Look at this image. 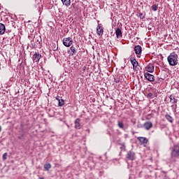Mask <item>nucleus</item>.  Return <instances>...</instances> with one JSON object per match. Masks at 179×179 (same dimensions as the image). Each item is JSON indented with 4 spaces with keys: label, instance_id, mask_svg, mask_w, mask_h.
<instances>
[{
    "label": "nucleus",
    "instance_id": "nucleus-1",
    "mask_svg": "<svg viewBox=\"0 0 179 179\" xmlns=\"http://www.w3.org/2000/svg\"><path fill=\"white\" fill-rule=\"evenodd\" d=\"M169 65L176 66L178 64V55L175 52L171 53L167 58Z\"/></svg>",
    "mask_w": 179,
    "mask_h": 179
},
{
    "label": "nucleus",
    "instance_id": "nucleus-2",
    "mask_svg": "<svg viewBox=\"0 0 179 179\" xmlns=\"http://www.w3.org/2000/svg\"><path fill=\"white\" fill-rule=\"evenodd\" d=\"M63 44L64 47H71L73 44V40L71 37L64 38L63 39Z\"/></svg>",
    "mask_w": 179,
    "mask_h": 179
},
{
    "label": "nucleus",
    "instance_id": "nucleus-3",
    "mask_svg": "<svg viewBox=\"0 0 179 179\" xmlns=\"http://www.w3.org/2000/svg\"><path fill=\"white\" fill-rule=\"evenodd\" d=\"M171 155L173 157H178L179 156V146L178 145H174L172 152H171Z\"/></svg>",
    "mask_w": 179,
    "mask_h": 179
},
{
    "label": "nucleus",
    "instance_id": "nucleus-4",
    "mask_svg": "<svg viewBox=\"0 0 179 179\" xmlns=\"http://www.w3.org/2000/svg\"><path fill=\"white\" fill-rule=\"evenodd\" d=\"M135 54H136L138 58L141 57V54L142 53V47L141 45H137L134 47Z\"/></svg>",
    "mask_w": 179,
    "mask_h": 179
},
{
    "label": "nucleus",
    "instance_id": "nucleus-5",
    "mask_svg": "<svg viewBox=\"0 0 179 179\" xmlns=\"http://www.w3.org/2000/svg\"><path fill=\"white\" fill-rule=\"evenodd\" d=\"M144 76L149 82H155V76L149 73H145Z\"/></svg>",
    "mask_w": 179,
    "mask_h": 179
},
{
    "label": "nucleus",
    "instance_id": "nucleus-6",
    "mask_svg": "<svg viewBox=\"0 0 179 179\" xmlns=\"http://www.w3.org/2000/svg\"><path fill=\"white\" fill-rule=\"evenodd\" d=\"M127 157L129 160H135L136 159V156L135 155V152L132 151H129L127 155Z\"/></svg>",
    "mask_w": 179,
    "mask_h": 179
},
{
    "label": "nucleus",
    "instance_id": "nucleus-7",
    "mask_svg": "<svg viewBox=\"0 0 179 179\" xmlns=\"http://www.w3.org/2000/svg\"><path fill=\"white\" fill-rule=\"evenodd\" d=\"M41 58V55L40 53L36 52L32 57V59L34 62H38L40 61V59Z\"/></svg>",
    "mask_w": 179,
    "mask_h": 179
},
{
    "label": "nucleus",
    "instance_id": "nucleus-8",
    "mask_svg": "<svg viewBox=\"0 0 179 179\" xmlns=\"http://www.w3.org/2000/svg\"><path fill=\"white\" fill-rule=\"evenodd\" d=\"M130 62L133 66V68H138L139 66V63L137 62L136 59L135 58H130Z\"/></svg>",
    "mask_w": 179,
    "mask_h": 179
},
{
    "label": "nucleus",
    "instance_id": "nucleus-9",
    "mask_svg": "<svg viewBox=\"0 0 179 179\" xmlns=\"http://www.w3.org/2000/svg\"><path fill=\"white\" fill-rule=\"evenodd\" d=\"M143 127L145 129L149 131V129H150V128L153 127V124L152 123V122H145L143 124Z\"/></svg>",
    "mask_w": 179,
    "mask_h": 179
},
{
    "label": "nucleus",
    "instance_id": "nucleus-10",
    "mask_svg": "<svg viewBox=\"0 0 179 179\" xmlns=\"http://www.w3.org/2000/svg\"><path fill=\"white\" fill-rule=\"evenodd\" d=\"M103 33H104L103 27L98 25V27H96V34H98V36H103Z\"/></svg>",
    "mask_w": 179,
    "mask_h": 179
},
{
    "label": "nucleus",
    "instance_id": "nucleus-11",
    "mask_svg": "<svg viewBox=\"0 0 179 179\" xmlns=\"http://www.w3.org/2000/svg\"><path fill=\"white\" fill-rule=\"evenodd\" d=\"M115 34H116L117 38H121L122 37V31L120 28L116 29Z\"/></svg>",
    "mask_w": 179,
    "mask_h": 179
},
{
    "label": "nucleus",
    "instance_id": "nucleus-12",
    "mask_svg": "<svg viewBox=\"0 0 179 179\" xmlns=\"http://www.w3.org/2000/svg\"><path fill=\"white\" fill-rule=\"evenodd\" d=\"M68 52H70V55H75L76 54V48L73 45L71 46L70 50Z\"/></svg>",
    "mask_w": 179,
    "mask_h": 179
},
{
    "label": "nucleus",
    "instance_id": "nucleus-13",
    "mask_svg": "<svg viewBox=\"0 0 179 179\" xmlns=\"http://www.w3.org/2000/svg\"><path fill=\"white\" fill-rule=\"evenodd\" d=\"M75 128L76 129H80V119L77 118L75 120Z\"/></svg>",
    "mask_w": 179,
    "mask_h": 179
},
{
    "label": "nucleus",
    "instance_id": "nucleus-14",
    "mask_svg": "<svg viewBox=\"0 0 179 179\" xmlns=\"http://www.w3.org/2000/svg\"><path fill=\"white\" fill-rule=\"evenodd\" d=\"M5 30H6L5 27V24L0 23V34L2 36V34H5Z\"/></svg>",
    "mask_w": 179,
    "mask_h": 179
},
{
    "label": "nucleus",
    "instance_id": "nucleus-15",
    "mask_svg": "<svg viewBox=\"0 0 179 179\" xmlns=\"http://www.w3.org/2000/svg\"><path fill=\"white\" fill-rule=\"evenodd\" d=\"M169 99H170V103H171L172 104H177V101H178V100H177V99H176L174 96L173 95L169 96Z\"/></svg>",
    "mask_w": 179,
    "mask_h": 179
},
{
    "label": "nucleus",
    "instance_id": "nucleus-16",
    "mask_svg": "<svg viewBox=\"0 0 179 179\" xmlns=\"http://www.w3.org/2000/svg\"><path fill=\"white\" fill-rule=\"evenodd\" d=\"M147 72H150V73H152V72H153V71H155V66H153V64H149L147 67Z\"/></svg>",
    "mask_w": 179,
    "mask_h": 179
},
{
    "label": "nucleus",
    "instance_id": "nucleus-17",
    "mask_svg": "<svg viewBox=\"0 0 179 179\" xmlns=\"http://www.w3.org/2000/svg\"><path fill=\"white\" fill-rule=\"evenodd\" d=\"M165 118H166V120H167V121H169V122H171V124H173V122H174V118H173V117H171L169 114H166L165 115Z\"/></svg>",
    "mask_w": 179,
    "mask_h": 179
},
{
    "label": "nucleus",
    "instance_id": "nucleus-18",
    "mask_svg": "<svg viewBox=\"0 0 179 179\" xmlns=\"http://www.w3.org/2000/svg\"><path fill=\"white\" fill-rule=\"evenodd\" d=\"M56 100H57L58 106L59 107H62V106H64L65 104V101H64V99H62L56 98Z\"/></svg>",
    "mask_w": 179,
    "mask_h": 179
},
{
    "label": "nucleus",
    "instance_id": "nucleus-19",
    "mask_svg": "<svg viewBox=\"0 0 179 179\" xmlns=\"http://www.w3.org/2000/svg\"><path fill=\"white\" fill-rule=\"evenodd\" d=\"M137 139L141 143H148V139L145 137H138Z\"/></svg>",
    "mask_w": 179,
    "mask_h": 179
},
{
    "label": "nucleus",
    "instance_id": "nucleus-20",
    "mask_svg": "<svg viewBox=\"0 0 179 179\" xmlns=\"http://www.w3.org/2000/svg\"><path fill=\"white\" fill-rule=\"evenodd\" d=\"M62 2L65 6H69L71 5V0H62Z\"/></svg>",
    "mask_w": 179,
    "mask_h": 179
},
{
    "label": "nucleus",
    "instance_id": "nucleus-21",
    "mask_svg": "<svg viewBox=\"0 0 179 179\" xmlns=\"http://www.w3.org/2000/svg\"><path fill=\"white\" fill-rule=\"evenodd\" d=\"M43 167L46 171H49L51 169V164H45Z\"/></svg>",
    "mask_w": 179,
    "mask_h": 179
},
{
    "label": "nucleus",
    "instance_id": "nucleus-22",
    "mask_svg": "<svg viewBox=\"0 0 179 179\" xmlns=\"http://www.w3.org/2000/svg\"><path fill=\"white\" fill-rule=\"evenodd\" d=\"M117 127H119V128H120L121 129H124V123H122V122H117Z\"/></svg>",
    "mask_w": 179,
    "mask_h": 179
},
{
    "label": "nucleus",
    "instance_id": "nucleus-23",
    "mask_svg": "<svg viewBox=\"0 0 179 179\" xmlns=\"http://www.w3.org/2000/svg\"><path fill=\"white\" fill-rule=\"evenodd\" d=\"M151 9H152L154 10V12H156V10H157V5L154 4L152 6Z\"/></svg>",
    "mask_w": 179,
    "mask_h": 179
},
{
    "label": "nucleus",
    "instance_id": "nucleus-24",
    "mask_svg": "<svg viewBox=\"0 0 179 179\" xmlns=\"http://www.w3.org/2000/svg\"><path fill=\"white\" fill-rule=\"evenodd\" d=\"M138 16L140 17V19H145V15H143V13H139Z\"/></svg>",
    "mask_w": 179,
    "mask_h": 179
},
{
    "label": "nucleus",
    "instance_id": "nucleus-25",
    "mask_svg": "<svg viewBox=\"0 0 179 179\" xmlns=\"http://www.w3.org/2000/svg\"><path fill=\"white\" fill-rule=\"evenodd\" d=\"M3 160H6V157H8V153L5 152L3 155Z\"/></svg>",
    "mask_w": 179,
    "mask_h": 179
},
{
    "label": "nucleus",
    "instance_id": "nucleus-26",
    "mask_svg": "<svg viewBox=\"0 0 179 179\" xmlns=\"http://www.w3.org/2000/svg\"><path fill=\"white\" fill-rule=\"evenodd\" d=\"M114 82L115 83H120V78H115Z\"/></svg>",
    "mask_w": 179,
    "mask_h": 179
},
{
    "label": "nucleus",
    "instance_id": "nucleus-27",
    "mask_svg": "<svg viewBox=\"0 0 179 179\" xmlns=\"http://www.w3.org/2000/svg\"><path fill=\"white\" fill-rule=\"evenodd\" d=\"M152 96H153V94H152V93L148 94V97H152Z\"/></svg>",
    "mask_w": 179,
    "mask_h": 179
},
{
    "label": "nucleus",
    "instance_id": "nucleus-28",
    "mask_svg": "<svg viewBox=\"0 0 179 179\" xmlns=\"http://www.w3.org/2000/svg\"><path fill=\"white\" fill-rule=\"evenodd\" d=\"M39 179H44V178H39Z\"/></svg>",
    "mask_w": 179,
    "mask_h": 179
},
{
    "label": "nucleus",
    "instance_id": "nucleus-29",
    "mask_svg": "<svg viewBox=\"0 0 179 179\" xmlns=\"http://www.w3.org/2000/svg\"><path fill=\"white\" fill-rule=\"evenodd\" d=\"M177 108V105H176V108Z\"/></svg>",
    "mask_w": 179,
    "mask_h": 179
}]
</instances>
